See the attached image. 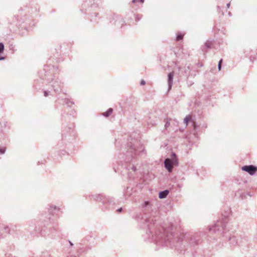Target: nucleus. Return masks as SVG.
<instances>
[{"label":"nucleus","instance_id":"f257e3e1","mask_svg":"<svg viewBox=\"0 0 257 257\" xmlns=\"http://www.w3.org/2000/svg\"><path fill=\"white\" fill-rule=\"evenodd\" d=\"M165 166L169 172H171L173 169V165H178L177 159H173V160L170 159H166L165 161Z\"/></svg>","mask_w":257,"mask_h":257},{"label":"nucleus","instance_id":"f03ea898","mask_svg":"<svg viewBox=\"0 0 257 257\" xmlns=\"http://www.w3.org/2000/svg\"><path fill=\"white\" fill-rule=\"evenodd\" d=\"M242 170L250 175H253L257 171V167L252 165L244 166L242 167Z\"/></svg>","mask_w":257,"mask_h":257},{"label":"nucleus","instance_id":"7ed1b4c3","mask_svg":"<svg viewBox=\"0 0 257 257\" xmlns=\"http://www.w3.org/2000/svg\"><path fill=\"white\" fill-rule=\"evenodd\" d=\"M173 76H174V72H170L168 74V84H169V89L171 88V86H172V83H173Z\"/></svg>","mask_w":257,"mask_h":257},{"label":"nucleus","instance_id":"20e7f679","mask_svg":"<svg viewBox=\"0 0 257 257\" xmlns=\"http://www.w3.org/2000/svg\"><path fill=\"white\" fill-rule=\"evenodd\" d=\"M168 193L169 191L168 190H165L164 191L161 192L159 193V198H164L168 195Z\"/></svg>","mask_w":257,"mask_h":257},{"label":"nucleus","instance_id":"39448f33","mask_svg":"<svg viewBox=\"0 0 257 257\" xmlns=\"http://www.w3.org/2000/svg\"><path fill=\"white\" fill-rule=\"evenodd\" d=\"M191 116L190 115L187 116L184 119V122L186 125H188V122L191 120Z\"/></svg>","mask_w":257,"mask_h":257},{"label":"nucleus","instance_id":"423d86ee","mask_svg":"<svg viewBox=\"0 0 257 257\" xmlns=\"http://www.w3.org/2000/svg\"><path fill=\"white\" fill-rule=\"evenodd\" d=\"M112 108H109L107 111L104 112L103 113V115L107 117V116H108L109 115H110L112 112Z\"/></svg>","mask_w":257,"mask_h":257},{"label":"nucleus","instance_id":"0eeeda50","mask_svg":"<svg viewBox=\"0 0 257 257\" xmlns=\"http://www.w3.org/2000/svg\"><path fill=\"white\" fill-rule=\"evenodd\" d=\"M184 35L182 34H179L177 36L176 40L177 41H180L182 40L183 38Z\"/></svg>","mask_w":257,"mask_h":257},{"label":"nucleus","instance_id":"6e6552de","mask_svg":"<svg viewBox=\"0 0 257 257\" xmlns=\"http://www.w3.org/2000/svg\"><path fill=\"white\" fill-rule=\"evenodd\" d=\"M4 50V45L3 43H0V53H2Z\"/></svg>","mask_w":257,"mask_h":257},{"label":"nucleus","instance_id":"1a4fd4ad","mask_svg":"<svg viewBox=\"0 0 257 257\" xmlns=\"http://www.w3.org/2000/svg\"><path fill=\"white\" fill-rule=\"evenodd\" d=\"M222 59H221L219 62V63H218V69L219 70H221V63H222Z\"/></svg>","mask_w":257,"mask_h":257},{"label":"nucleus","instance_id":"9d476101","mask_svg":"<svg viewBox=\"0 0 257 257\" xmlns=\"http://www.w3.org/2000/svg\"><path fill=\"white\" fill-rule=\"evenodd\" d=\"M6 149L4 148H0V153L4 154L5 152Z\"/></svg>","mask_w":257,"mask_h":257},{"label":"nucleus","instance_id":"9b49d317","mask_svg":"<svg viewBox=\"0 0 257 257\" xmlns=\"http://www.w3.org/2000/svg\"><path fill=\"white\" fill-rule=\"evenodd\" d=\"M140 2L141 3H143L144 2V0H133L134 3Z\"/></svg>","mask_w":257,"mask_h":257},{"label":"nucleus","instance_id":"f8f14e48","mask_svg":"<svg viewBox=\"0 0 257 257\" xmlns=\"http://www.w3.org/2000/svg\"><path fill=\"white\" fill-rule=\"evenodd\" d=\"M145 83H146V82H145V81L144 80H142L141 82V85H145Z\"/></svg>","mask_w":257,"mask_h":257},{"label":"nucleus","instance_id":"ddd939ff","mask_svg":"<svg viewBox=\"0 0 257 257\" xmlns=\"http://www.w3.org/2000/svg\"><path fill=\"white\" fill-rule=\"evenodd\" d=\"M121 210H122V208H119V209H118V210H117V211H118V212H121Z\"/></svg>","mask_w":257,"mask_h":257},{"label":"nucleus","instance_id":"4468645a","mask_svg":"<svg viewBox=\"0 0 257 257\" xmlns=\"http://www.w3.org/2000/svg\"><path fill=\"white\" fill-rule=\"evenodd\" d=\"M229 6H230V4H227V7H228V8H229Z\"/></svg>","mask_w":257,"mask_h":257},{"label":"nucleus","instance_id":"2eb2a0df","mask_svg":"<svg viewBox=\"0 0 257 257\" xmlns=\"http://www.w3.org/2000/svg\"><path fill=\"white\" fill-rule=\"evenodd\" d=\"M45 96H47V93H46V92H45Z\"/></svg>","mask_w":257,"mask_h":257},{"label":"nucleus","instance_id":"dca6fc26","mask_svg":"<svg viewBox=\"0 0 257 257\" xmlns=\"http://www.w3.org/2000/svg\"><path fill=\"white\" fill-rule=\"evenodd\" d=\"M4 58H0V60H2V59H4Z\"/></svg>","mask_w":257,"mask_h":257}]
</instances>
